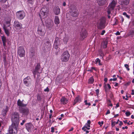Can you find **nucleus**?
I'll list each match as a JSON object with an SVG mask.
<instances>
[{"mask_svg":"<svg viewBox=\"0 0 134 134\" xmlns=\"http://www.w3.org/2000/svg\"><path fill=\"white\" fill-rule=\"evenodd\" d=\"M12 125L9 127V131L10 134H16L18 132V128L19 123L18 113H15L12 115L11 119Z\"/></svg>","mask_w":134,"mask_h":134,"instance_id":"1","label":"nucleus"},{"mask_svg":"<svg viewBox=\"0 0 134 134\" xmlns=\"http://www.w3.org/2000/svg\"><path fill=\"white\" fill-rule=\"evenodd\" d=\"M49 9L47 6H44L40 10V17L44 19L48 16L49 13Z\"/></svg>","mask_w":134,"mask_h":134,"instance_id":"2","label":"nucleus"},{"mask_svg":"<svg viewBox=\"0 0 134 134\" xmlns=\"http://www.w3.org/2000/svg\"><path fill=\"white\" fill-rule=\"evenodd\" d=\"M70 9V12L72 16L76 17L78 15V11L75 5H71Z\"/></svg>","mask_w":134,"mask_h":134,"instance_id":"3","label":"nucleus"},{"mask_svg":"<svg viewBox=\"0 0 134 134\" xmlns=\"http://www.w3.org/2000/svg\"><path fill=\"white\" fill-rule=\"evenodd\" d=\"M70 56V55L68 52L65 51L61 55V60L63 62H67L69 60Z\"/></svg>","mask_w":134,"mask_h":134,"instance_id":"4","label":"nucleus"},{"mask_svg":"<svg viewBox=\"0 0 134 134\" xmlns=\"http://www.w3.org/2000/svg\"><path fill=\"white\" fill-rule=\"evenodd\" d=\"M116 4V2L115 1L113 0L109 4L107 10V12L108 15L110 14L111 11L113 9Z\"/></svg>","mask_w":134,"mask_h":134,"instance_id":"5","label":"nucleus"},{"mask_svg":"<svg viewBox=\"0 0 134 134\" xmlns=\"http://www.w3.org/2000/svg\"><path fill=\"white\" fill-rule=\"evenodd\" d=\"M40 65L39 64H37V66L36 67L35 69L33 71V73L34 76L36 75H37V77H39V74L42 72V70L40 69Z\"/></svg>","mask_w":134,"mask_h":134,"instance_id":"6","label":"nucleus"},{"mask_svg":"<svg viewBox=\"0 0 134 134\" xmlns=\"http://www.w3.org/2000/svg\"><path fill=\"white\" fill-rule=\"evenodd\" d=\"M18 53L21 57H24L25 55L24 48L22 46H20L18 48Z\"/></svg>","mask_w":134,"mask_h":134,"instance_id":"7","label":"nucleus"},{"mask_svg":"<svg viewBox=\"0 0 134 134\" xmlns=\"http://www.w3.org/2000/svg\"><path fill=\"white\" fill-rule=\"evenodd\" d=\"M16 15L17 18L19 19H23L25 16V14L23 11H19L16 13Z\"/></svg>","mask_w":134,"mask_h":134,"instance_id":"8","label":"nucleus"},{"mask_svg":"<svg viewBox=\"0 0 134 134\" xmlns=\"http://www.w3.org/2000/svg\"><path fill=\"white\" fill-rule=\"evenodd\" d=\"M14 26L17 30H19L23 28L22 24L17 21L14 22Z\"/></svg>","mask_w":134,"mask_h":134,"instance_id":"9","label":"nucleus"},{"mask_svg":"<svg viewBox=\"0 0 134 134\" xmlns=\"http://www.w3.org/2000/svg\"><path fill=\"white\" fill-rule=\"evenodd\" d=\"M45 22L47 27L49 29L51 30L53 25V22L51 20L48 19L45 21Z\"/></svg>","mask_w":134,"mask_h":134,"instance_id":"10","label":"nucleus"},{"mask_svg":"<svg viewBox=\"0 0 134 134\" xmlns=\"http://www.w3.org/2000/svg\"><path fill=\"white\" fill-rule=\"evenodd\" d=\"M10 22L8 21L6 22L5 24H4L3 26V28L5 32L6 35L8 36L9 35V31L7 29V27H8L9 26Z\"/></svg>","mask_w":134,"mask_h":134,"instance_id":"11","label":"nucleus"},{"mask_svg":"<svg viewBox=\"0 0 134 134\" xmlns=\"http://www.w3.org/2000/svg\"><path fill=\"white\" fill-rule=\"evenodd\" d=\"M26 128L29 132H31L33 129L34 126L30 123H27L25 125Z\"/></svg>","mask_w":134,"mask_h":134,"instance_id":"12","label":"nucleus"},{"mask_svg":"<svg viewBox=\"0 0 134 134\" xmlns=\"http://www.w3.org/2000/svg\"><path fill=\"white\" fill-rule=\"evenodd\" d=\"M17 104L19 106V110H21V108H23V107H25L27 105L26 104H23V102L21 101L20 99L18 100L17 101Z\"/></svg>","mask_w":134,"mask_h":134,"instance_id":"13","label":"nucleus"},{"mask_svg":"<svg viewBox=\"0 0 134 134\" xmlns=\"http://www.w3.org/2000/svg\"><path fill=\"white\" fill-rule=\"evenodd\" d=\"M24 83L27 86H28L31 83V79L30 77H27L23 80Z\"/></svg>","mask_w":134,"mask_h":134,"instance_id":"14","label":"nucleus"},{"mask_svg":"<svg viewBox=\"0 0 134 134\" xmlns=\"http://www.w3.org/2000/svg\"><path fill=\"white\" fill-rule=\"evenodd\" d=\"M44 26H39L38 29L37 31L38 34L41 35H43L44 34Z\"/></svg>","mask_w":134,"mask_h":134,"instance_id":"15","label":"nucleus"},{"mask_svg":"<svg viewBox=\"0 0 134 134\" xmlns=\"http://www.w3.org/2000/svg\"><path fill=\"white\" fill-rule=\"evenodd\" d=\"M20 112L22 113L23 115H27L29 113V110L27 108H23L21 110H19Z\"/></svg>","mask_w":134,"mask_h":134,"instance_id":"16","label":"nucleus"},{"mask_svg":"<svg viewBox=\"0 0 134 134\" xmlns=\"http://www.w3.org/2000/svg\"><path fill=\"white\" fill-rule=\"evenodd\" d=\"M60 9L59 7L56 6L54 7L53 9V12L56 15H58L60 14Z\"/></svg>","mask_w":134,"mask_h":134,"instance_id":"17","label":"nucleus"},{"mask_svg":"<svg viewBox=\"0 0 134 134\" xmlns=\"http://www.w3.org/2000/svg\"><path fill=\"white\" fill-rule=\"evenodd\" d=\"M80 36L83 39H84L87 36V32L85 29H83L82 30L81 32Z\"/></svg>","mask_w":134,"mask_h":134,"instance_id":"18","label":"nucleus"},{"mask_svg":"<svg viewBox=\"0 0 134 134\" xmlns=\"http://www.w3.org/2000/svg\"><path fill=\"white\" fill-rule=\"evenodd\" d=\"M108 41L106 39H104L101 43V47L103 48H105L107 47Z\"/></svg>","mask_w":134,"mask_h":134,"instance_id":"19","label":"nucleus"},{"mask_svg":"<svg viewBox=\"0 0 134 134\" xmlns=\"http://www.w3.org/2000/svg\"><path fill=\"white\" fill-rule=\"evenodd\" d=\"M61 104H65L68 103V100L64 97H62L60 100Z\"/></svg>","mask_w":134,"mask_h":134,"instance_id":"20","label":"nucleus"},{"mask_svg":"<svg viewBox=\"0 0 134 134\" xmlns=\"http://www.w3.org/2000/svg\"><path fill=\"white\" fill-rule=\"evenodd\" d=\"M107 1V0H97V2L99 5H102L105 4Z\"/></svg>","mask_w":134,"mask_h":134,"instance_id":"21","label":"nucleus"},{"mask_svg":"<svg viewBox=\"0 0 134 134\" xmlns=\"http://www.w3.org/2000/svg\"><path fill=\"white\" fill-rule=\"evenodd\" d=\"M105 21L104 20H101L99 24V27L101 29H102L105 27Z\"/></svg>","mask_w":134,"mask_h":134,"instance_id":"22","label":"nucleus"},{"mask_svg":"<svg viewBox=\"0 0 134 134\" xmlns=\"http://www.w3.org/2000/svg\"><path fill=\"white\" fill-rule=\"evenodd\" d=\"M1 39L3 42V46L4 47L6 46V42L7 39L6 37L4 36H1Z\"/></svg>","mask_w":134,"mask_h":134,"instance_id":"23","label":"nucleus"},{"mask_svg":"<svg viewBox=\"0 0 134 134\" xmlns=\"http://www.w3.org/2000/svg\"><path fill=\"white\" fill-rule=\"evenodd\" d=\"M81 102V98L79 96L77 97L73 103V105H74L77 103H80Z\"/></svg>","mask_w":134,"mask_h":134,"instance_id":"24","label":"nucleus"},{"mask_svg":"<svg viewBox=\"0 0 134 134\" xmlns=\"http://www.w3.org/2000/svg\"><path fill=\"white\" fill-rule=\"evenodd\" d=\"M54 23L56 24H58L60 23L59 19L58 16H55L54 19Z\"/></svg>","mask_w":134,"mask_h":134,"instance_id":"25","label":"nucleus"},{"mask_svg":"<svg viewBox=\"0 0 134 134\" xmlns=\"http://www.w3.org/2000/svg\"><path fill=\"white\" fill-rule=\"evenodd\" d=\"M94 81V79L93 77H90L88 80V83L90 84H93Z\"/></svg>","mask_w":134,"mask_h":134,"instance_id":"26","label":"nucleus"},{"mask_svg":"<svg viewBox=\"0 0 134 134\" xmlns=\"http://www.w3.org/2000/svg\"><path fill=\"white\" fill-rule=\"evenodd\" d=\"M129 0H123L122 2V4L125 5H127L129 3Z\"/></svg>","mask_w":134,"mask_h":134,"instance_id":"27","label":"nucleus"},{"mask_svg":"<svg viewBox=\"0 0 134 134\" xmlns=\"http://www.w3.org/2000/svg\"><path fill=\"white\" fill-rule=\"evenodd\" d=\"M100 60L98 58H97L95 60V63L96 64H98L99 65H100Z\"/></svg>","mask_w":134,"mask_h":134,"instance_id":"28","label":"nucleus"},{"mask_svg":"<svg viewBox=\"0 0 134 134\" xmlns=\"http://www.w3.org/2000/svg\"><path fill=\"white\" fill-rule=\"evenodd\" d=\"M54 47L56 49H57L58 48V44L56 42H54Z\"/></svg>","mask_w":134,"mask_h":134,"instance_id":"29","label":"nucleus"},{"mask_svg":"<svg viewBox=\"0 0 134 134\" xmlns=\"http://www.w3.org/2000/svg\"><path fill=\"white\" fill-rule=\"evenodd\" d=\"M123 14L127 18L129 19L130 18V16L127 14V13L126 12H124L123 13Z\"/></svg>","mask_w":134,"mask_h":134,"instance_id":"30","label":"nucleus"},{"mask_svg":"<svg viewBox=\"0 0 134 134\" xmlns=\"http://www.w3.org/2000/svg\"><path fill=\"white\" fill-rule=\"evenodd\" d=\"M125 67L127 69V70L129 71L130 70V69L129 68V65L127 64H125L124 65Z\"/></svg>","mask_w":134,"mask_h":134,"instance_id":"31","label":"nucleus"},{"mask_svg":"<svg viewBox=\"0 0 134 134\" xmlns=\"http://www.w3.org/2000/svg\"><path fill=\"white\" fill-rule=\"evenodd\" d=\"M125 114L126 116H128L130 115L131 113L130 111H128L125 113Z\"/></svg>","mask_w":134,"mask_h":134,"instance_id":"32","label":"nucleus"},{"mask_svg":"<svg viewBox=\"0 0 134 134\" xmlns=\"http://www.w3.org/2000/svg\"><path fill=\"white\" fill-rule=\"evenodd\" d=\"M8 110V108L7 107H6L5 109H4L3 110V111L4 112V113L3 114H5L7 112V111Z\"/></svg>","mask_w":134,"mask_h":134,"instance_id":"33","label":"nucleus"},{"mask_svg":"<svg viewBox=\"0 0 134 134\" xmlns=\"http://www.w3.org/2000/svg\"><path fill=\"white\" fill-rule=\"evenodd\" d=\"M115 122L112 121L111 125L112 127H113L115 125Z\"/></svg>","mask_w":134,"mask_h":134,"instance_id":"34","label":"nucleus"},{"mask_svg":"<svg viewBox=\"0 0 134 134\" xmlns=\"http://www.w3.org/2000/svg\"><path fill=\"white\" fill-rule=\"evenodd\" d=\"M85 103V104L86 105H88V106H90L91 105V104L90 103H87V100H85L84 102Z\"/></svg>","mask_w":134,"mask_h":134,"instance_id":"35","label":"nucleus"},{"mask_svg":"<svg viewBox=\"0 0 134 134\" xmlns=\"http://www.w3.org/2000/svg\"><path fill=\"white\" fill-rule=\"evenodd\" d=\"M104 123V122L103 121H102L101 122H100V121H99L98 122V124L99 125H100V126H102V125Z\"/></svg>","mask_w":134,"mask_h":134,"instance_id":"36","label":"nucleus"},{"mask_svg":"<svg viewBox=\"0 0 134 134\" xmlns=\"http://www.w3.org/2000/svg\"><path fill=\"white\" fill-rule=\"evenodd\" d=\"M34 1V0H28V3L30 4H32L33 3Z\"/></svg>","mask_w":134,"mask_h":134,"instance_id":"37","label":"nucleus"},{"mask_svg":"<svg viewBox=\"0 0 134 134\" xmlns=\"http://www.w3.org/2000/svg\"><path fill=\"white\" fill-rule=\"evenodd\" d=\"M99 53L101 56L103 57L104 55V53L102 51H100L99 52Z\"/></svg>","mask_w":134,"mask_h":134,"instance_id":"38","label":"nucleus"},{"mask_svg":"<svg viewBox=\"0 0 134 134\" xmlns=\"http://www.w3.org/2000/svg\"><path fill=\"white\" fill-rule=\"evenodd\" d=\"M34 52H30V55L32 57H33V55H34Z\"/></svg>","mask_w":134,"mask_h":134,"instance_id":"39","label":"nucleus"},{"mask_svg":"<svg viewBox=\"0 0 134 134\" xmlns=\"http://www.w3.org/2000/svg\"><path fill=\"white\" fill-rule=\"evenodd\" d=\"M54 128L53 127H52L51 128V132L52 133H53L54 132Z\"/></svg>","mask_w":134,"mask_h":134,"instance_id":"40","label":"nucleus"},{"mask_svg":"<svg viewBox=\"0 0 134 134\" xmlns=\"http://www.w3.org/2000/svg\"><path fill=\"white\" fill-rule=\"evenodd\" d=\"M96 92L97 95H98L99 93V91L98 89H97L96 90Z\"/></svg>","mask_w":134,"mask_h":134,"instance_id":"41","label":"nucleus"},{"mask_svg":"<svg viewBox=\"0 0 134 134\" xmlns=\"http://www.w3.org/2000/svg\"><path fill=\"white\" fill-rule=\"evenodd\" d=\"M86 126H84L82 128V130H83L84 131H85L86 130Z\"/></svg>","mask_w":134,"mask_h":134,"instance_id":"42","label":"nucleus"},{"mask_svg":"<svg viewBox=\"0 0 134 134\" xmlns=\"http://www.w3.org/2000/svg\"><path fill=\"white\" fill-rule=\"evenodd\" d=\"M25 120H23L22 121V122L20 123V124L21 125H23L24 123L25 122Z\"/></svg>","mask_w":134,"mask_h":134,"instance_id":"43","label":"nucleus"},{"mask_svg":"<svg viewBox=\"0 0 134 134\" xmlns=\"http://www.w3.org/2000/svg\"><path fill=\"white\" fill-rule=\"evenodd\" d=\"M44 91L45 92H48L49 91L48 88L47 87L46 89H44Z\"/></svg>","mask_w":134,"mask_h":134,"instance_id":"44","label":"nucleus"},{"mask_svg":"<svg viewBox=\"0 0 134 134\" xmlns=\"http://www.w3.org/2000/svg\"><path fill=\"white\" fill-rule=\"evenodd\" d=\"M117 80V79L116 78H114L113 79H110V81H111L112 80H113V81H116Z\"/></svg>","mask_w":134,"mask_h":134,"instance_id":"45","label":"nucleus"},{"mask_svg":"<svg viewBox=\"0 0 134 134\" xmlns=\"http://www.w3.org/2000/svg\"><path fill=\"white\" fill-rule=\"evenodd\" d=\"M92 69H94V70H95V69L94 68H92L91 69H90L88 70H87V71H90L91 72H92Z\"/></svg>","mask_w":134,"mask_h":134,"instance_id":"46","label":"nucleus"},{"mask_svg":"<svg viewBox=\"0 0 134 134\" xmlns=\"http://www.w3.org/2000/svg\"><path fill=\"white\" fill-rule=\"evenodd\" d=\"M105 30H103L102 31V33L101 34L102 35H103L105 33Z\"/></svg>","mask_w":134,"mask_h":134,"instance_id":"47","label":"nucleus"},{"mask_svg":"<svg viewBox=\"0 0 134 134\" xmlns=\"http://www.w3.org/2000/svg\"><path fill=\"white\" fill-rule=\"evenodd\" d=\"M110 111H109V110H108L107 111V112H106V115H107L108 114H109L110 113Z\"/></svg>","mask_w":134,"mask_h":134,"instance_id":"48","label":"nucleus"},{"mask_svg":"<svg viewBox=\"0 0 134 134\" xmlns=\"http://www.w3.org/2000/svg\"><path fill=\"white\" fill-rule=\"evenodd\" d=\"M115 34L116 35H119L120 34V32L119 31H118L115 33Z\"/></svg>","mask_w":134,"mask_h":134,"instance_id":"49","label":"nucleus"},{"mask_svg":"<svg viewBox=\"0 0 134 134\" xmlns=\"http://www.w3.org/2000/svg\"><path fill=\"white\" fill-rule=\"evenodd\" d=\"M119 125L120 126H121L123 124V123L121 121H119Z\"/></svg>","mask_w":134,"mask_h":134,"instance_id":"50","label":"nucleus"},{"mask_svg":"<svg viewBox=\"0 0 134 134\" xmlns=\"http://www.w3.org/2000/svg\"><path fill=\"white\" fill-rule=\"evenodd\" d=\"M85 126H87V127H90V124H87V123H86V124L85 125Z\"/></svg>","mask_w":134,"mask_h":134,"instance_id":"51","label":"nucleus"},{"mask_svg":"<svg viewBox=\"0 0 134 134\" xmlns=\"http://www.w3.org/2000/svg\"><path fill=\"white\" fill-rule=\"evenodd\" d=\"M131 94L132 95H134V90H132Z\"/></svg>","mask_w":134,"mask_h":134,"instance_id":"52","label":"nucleus"},{"mask_svg":"<svg viewBox=\"0 0 134 134\" xmlns=\"http://www.w3.org/2000/svg\"><path fill=\"white\" fill-rule=\"evenodd\" d=\"M119 106V104L118 103L116 104V106L115 107V108H117Z\"/></svg>","mask_w":134,"mask_h":134,"instance_id":"53","label":"nucleus"},{"mask_svg":"<svg viewBox=\"0 0 134 134\" xmlns=\"http://www.w3.org/2000/svg\"><path fill=\"white\" fill-rule=\"evenodd\" d=\"M107 85L108 88L110 89L111 87L110 85L109 84H107Z\"/></svg>","mask_w":134,"mask_h":134,"instance_id":"54","label":"nucleus"},{"mask_svg":"<svg viewBox=\"0 0 134 134\" xmlns=\"http://www.w3.org/2000/svg\"><path fill=\"white\" fill-rule=\"evenodd\" d=\"M127 128H128V127L127 126H126L125 127H122V129H127Z\"/></svg>","mask_w":134,"mask_h":134,"instance_id":"55","label":"nucleus"},{"mask_svg":"<svg viewBox=\"0 0 134 134\" xmlns=\"http://www.w3.org/2000/svg\"><path fill=\"white\" fill-rule=\"evenodd\" d=\"M115 84L114 85V86L115 87H117L118 86V83H115Z\"/></svg>","mask_w":134,"mask_h":134,"instance_id":"56","label":"nucleus"},{"mask_svg":"<svg viewBox=\"0 0 134 134\" xmlns=\"http://www.w3.org/2000/svg\"><path fill=\"white\" fill-rule=\"evenodd\" d=\"M121 20L122 21V22H123L124 20V18H122V17H121Z\"/></svg>","mask_w":134,"mask_h":134,"instance_id":"57","label":"nucleus"},{"mask_svg":"<svg viewBox=\"0 0 134 134\" xmlns=\"http://www.w3.org/2000/svg\"><path fill=\"white\" fill-rule=\"evenodd\" d=\"M91 123V121L90 120H88L87 121V124H90Z\"/></svg>","mask_w":134,"mask_h":134,"instance_id":"58","label":"nucleus"},{"mask_svg":"<svg viewBox=\"0 0 134 134\" xmlns=\"http://www.w3.org/2000/svg\"><path fill=\"white\" fill-rule=\"evenodd\" d=\"M73 130V128L72 127L71 128V129H70L69 130V131L70 132V131H72Z\"/></svg>","mask_w":134,"mask_h":134,"instance_id":"59","label":"nucleus"},{"mask_svg":"<svg viewBox=\"0 0 134 134\" xmlns=\"http://www.w3.org/2000/svg\"><path fill=\"white\" fill-rule=\"evenodd\" d=\"M63 6H65L66 5V3H65V2H64L63 3Z\"/></svg>","mask_w":134,"mask_h":134,"instance_id":"60","label":"nucleus"},{"mask_svg":"<svg viewBox=\"0 0 134 134\" xmlns=\"http://www.w3.org/2000/svg\"><path fill=\"white\" fill-rule=\"evenodd\" d=\"M127 120H125V121H123V122L125 123H127Z\"/></svg>","mask_w":134,"mask_h":134,"instance_id":"61","label":"nucleus"},{"mask_svg":"<svg viewBox=\"0 0 134 134\" xmlns=\"http://www.w3.org/2000/svg\"><path fill=\"white\" fill-rule=\"evenodd\" d=\"M118 115H119L118 114H116L114 115V117L116 118V117H118Z\"/></svg>","mask_w":134,"mask_h":134,"instance_id":"62","label":"nucleus"},{"mask_svg":"<svg viewBox=\"0 0 134 134\" xmlns=\"http://www.w3.org/2000/svg\"><path fill=\"white\" fill-rule=\"evenodd\" d=\"M132 22L133 24L134 25V19L132 20Z\"/></svg>","mask_w":134,"mask_h":134,"instance_id":"63","label":"nucleus"},{"mask_svg":"<svg viewBox=\"0 0 134 134\" xmlns=\"http://www.w3.org/2000/svg\"><path fill=\"white\" fill-rule=\"evenodd\" d=\"M52 114L49 115V118L51 119L52 118Z\"/></svg>","mask_w":134,"mask_h":134,"instance_id":"64","label":"nucleus"}]
</instances>
